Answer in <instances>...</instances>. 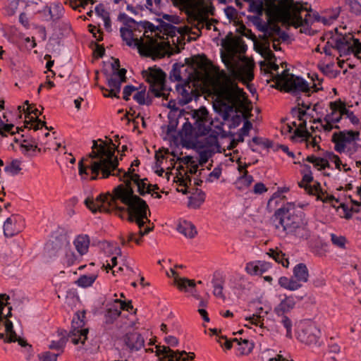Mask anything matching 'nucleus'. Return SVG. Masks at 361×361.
I'll return each mask as SVG.
<instances>
[{"label":"nucleus","mask_w":361,"mask_h":361,"mask_svg":"<svg viewBox=\"0 0 361 361\" xmlns=\"http://www.w3.org/2000/svg\"><path fill=\"white\" fill-rule=\"evenodd\" d=\"M205 194L202 191H197L190 197L188 206L193 209H197L204 202Z\"/></svg>","instance_id":"40"},{"label":"nucleus","mask_w":361,"mask_h":361,"mask_svg":"<svg viewBox=\"0 0 361 361\" xmlns=\"http://www.w3.org/2000/svg\"><path fill=\"white\" fill-rule=\"evenodd\" d=\"M322 51L329 56H335L338 53L341 57L353 54L359 59L361 58V42L352 33H343L336 28L335 33L331 34L322 47Z\"/></svg>","instance_id":"5"},{"label":"nucleus","mask_w":361,"mask_h":361,"mask_svg":"<svg viewBox=\"0 0 361 361\" xmlns=\"http://www.w3.org/2000/svg\"><path fill=\"white\" fill-rule=\"evenodd\" d=\"M271 265L265 261H254L247 263L245 271L252 276H259L267 272Z\"/></svg>","instance_id":"22"},{"label":"nucleus","mask_w":361,"mask_h":361,"mask_svg":"<svg viewBox=\"0 0 361 361\" xmlns=\"http://www.w3.org/2000/svg\"><path fill=\"white\" fill-rule=\"evenodd\" d=\"M307 161L312 163L314 166L319 171L325 169L326 168H330L329 159L326 157V158H322L311 155L307 157Z\"/></svg>","instance_id":"34"},{"label":"nucleus","mask_w":361,"mask_h":361,"mask_svg":"<svg viewBox=\"0 0 361 361\" xmlns=\"http://www.w3.org/2000/svg\"><path fill=\"white\" fill-rule=\"evenodd\" d=\"M116 305L119 307L121 311L122 310L130 311L133 309V305L130 302H126L125 301H122L119 299H116Z\"/></svg>","instance_id":"63"},{"label":"nucleus","mask_w":361,"mask_h":361,"mask_svg":"<svg viewBox=\"0 0 361 361\" xmlns=\"http://www.w3.org/2000/svg\"><path fill=\"white\" fill-rule=\"evenodd\" d=\"M247 324H245V326L251 328V325H255L259 327L262 329L264 326V317L259 314H253L252 316L245 318Z\"/></svg>","instance_id":"43"},{"label":"nucleus","mask_w":361,"mask_h":361,"mask_svg":"<svg viewBox=\"0 0 361 361\" xmlns=\"http://www.w3.org/2000/svg\"><path fill=\"white\" fill-rule=\"evenodd\" d=\"M180 164H183L187 166L188 169L185 173L190 174H195L198 170V164L194 160L193 157L186 156L178 159Z\"/></svg>","instance_id":"38"},{"label":"nucleus","mask_w":361,"mask_h":361,"mask_svg":"<svg viewBox=\"0 0 361 361\" xmlns=\"http://www.w3.org/2000/svg\"><path fill=\"white\" fill-rule=\"evenodd\" d=\"M97 275L91 274L89 275H82L77 281V283L79 286L82 288H87L91 286L95 281Z\"/></svg>","instance_id":"44"},{"label":"nucleus","mask_w":361,"mask_h":361,"mask_svg":"<svg viewBox=\"0 0 361 361\" xmlns=\"http://www.w3.org/2000/svg\"><path fill=\"white\" fill-rule=\"evenodd\" d=\"M20 170V161L18 159L11 161L5 167V171L12 176L18 174Z\"/></svg>","instance_id":"45"},{"label":"nucleus","mask_w":361,"mask_h":361,"mask_svg":"<svg viewBox=\"0 0 361 361\" xmlns=\"http://www.w3.org/2000/svg\"><path fill=\"white\" fill-rule=\"evenodd\" d=\"M59 353H53L51 352H44L39 355L42 361H56Z\"/></svg>","instance_id":"58"},{"label":"nucleus","mask_w":361,"mask_h":361,"mask_svg":"<svg viewBox=\"0 0 361 361\" xmlns=\"http://www.w3.org/2000/svg\"><path fill=\"white\" fill-rule=\"evenodd\" d=\"M211 331L214 335L216 336V341L221 346H224L228 350L232 348V340H228L226 336H219L216 329H211Z\"/></svg>","instance_id":"50"},{"label":"nucleus","mask_w":361,"mask_h":361,"mask_svg":"<svg viewBox=\"0 0 361 361\" xmlns=\"http://www.w3.org/2000/svg\"><path fill=\"white\" fill-rule=\"evenodd\" d=\"M331 240L334 245L336 247L341 248V249H345V243H346V238L343 235H337L334 233L331 234Z\"/></svg>","instance_id":"51"},{"label":"nucleus","mask_w":361,"mask_h":361,"mask_svg":"<svg viewBox=\"0 0 361 361\" xmlns=\"http://www.w3.org/2000/svg\"><path fill=\"white\" fill-rule=\"evenodd\" d=\"M293 276L301 284L308 281V269L305 264L300 263L293 269Z\"/></svg>","instance_id":"30"},{"label":"nucleus","mask_w":361,"mask_h":361,"mask_svg":"<svg viewBox=\"0 0 361 361\" xmlns=\"http://www.w3.org/2000/svg\"><path fill=\"white\" fill-rule=\"evenodd\" d=\"M73 243L79 254L82 255L87 252L90 240L87 235H81L75 239Z\"/></svg>","instance_id":"32"},{"label":"nucleus","mask_w":361,"mask_h":361,"mask_svg":"<svg viewBox=\"0 0 361 361\" xmlns=\"http://www.w3.org/2000/svg\"><path fill=\"white\" fill-rule=\"evenodd\" d=\"M247 46L245 44H235L233 47V53L221 54V60L231 75L244 82L251 81L254 78V64L248 59L243 58L240 61L235 58L234 53L245 52Z\"/></svg>","instance_id":"7"},{"label":"nucleus","mask_w":361,"mask_h":361,"mask_svg":"<svg viewBox=\"0 0 361 361\" xmlns=\"http://www.w3.org/2000/svg\"><path fill=\"white\" fill-rule=\"evenodd\" d=\"M276 316V322L281 324L286 329V336L287 338L292 337L293 322L288 314H275Z\"/></svg>","instance_id":"33"},{"label":"nucleus","mask_w":361,"mask_h":361,"mask_svg":"<svg viewBox=\"0 0 361 361\" xmlns=\"http://www.w3.org/2000/svg\"><path fill=\"white\" fill-rule=\"evenodd\" d=\"M5 329L8 335L6 337L8 342H15L17 341V335L13 330V325L12 322L8 319L5 321Z\"/></svg>","instance_id":"46"},{"label":"nucleus","mask_w":361,"mask_h":361,"mask_svg":"<svg viewBox=\"0 0 361 361\" xmlns=\"http://www.w3.org/2000/svg\"><path fill=\"white\" fill-rule=\"evenodd\" d=\"M233 344L237 345V353L240 355L249 354L254 347L253 343L248 340L236 338L232 340V346Z\"/></svg>","instance_id":"26"},{"label":"nucleus","mask_w":361,"mask_h":361,"mask_svg":"<svg viewBox=\"0 0 361 361\" xmlns=\"http://www.w3.org/2000/svg\"><path fill=\"white\" fill-rule=\"evenodd\" d=\"M290 0H283L279 3L270 0H252L248 4V11L257 15H262L266 10L268 15L277 20H287L290 16L288 9L291 6Z\"/></svg>","instance_id":"10"},{"label":"nucleus","mask_w":361,"mask_h":361,"mask_svg":"<svg viewBox=\"0 0 361 361\" xmlns=\"http://www.w3.org/2000/svg\"><path fill=\"white\" fill-rule=\"evenodd\" d=\"M291 114L293 117L297 118V121L292 122L293 126L295 128V129L290 125L287 126L288 132L293 131L291 140L293 142H305L308 148L319 149V147L316 137H312L306 128L307 121L310 119L309 115L305 111L299 108L293 109Z\"/></svg>","instance_id":"9"},{"label":"nucleus","mask_w":361,"mask_h":361,"mask_svg":"<svg viewBox=\"0 0 361 361\" xmlns=\"http://www.w3.org/2000/svg\"><path fill=\"white\" fill-rule=\"evenodd\" d=\"M320 336L319 329L313 324L305 325L298 332V338L307 345L317 343Z\"/></svg>","instance_id":"19"},{"label":"nucleus","mask_w":361,"mask_h":361,"mask_svg":"<svg viewBox=\"0 0 361 361\" xmlns=\"http://www.w3.org/2000/svg\"><path fill=\"white\" fill-rule=\"evenodd\" d=\"M26 111L29 115L33 114L35 117L28 116L29 121H25V128L37 130L44 126L45 123L38 118V116L41 114V112L37 109H32L31 106H27Z\"/></svg>","instance_id":"23"},{"label":"nucleus","mask_w":361,"mask_h":361,"mask_svg":"<svg viewBox=\"0 0 361 361\" xmlns=\"http://www.w3.org/2000/svg\"><path fill=\"white\" fill-rule=\"evenodd\" d=\"M302 180L300 183H299V186L300 188L306 187L305 185L311 183L313 180L312 173L309 166H305L304 169L302 171Z\"/></svg>","instance_id":"49"},{"label":"nucleus","mask_w":361,"mask_h":361,"mask_svg":"<svg viewBox=\"0 0 361 361\" xmlns=\"http://www.w3.org/2000/svg\"><path fill=\"white\" fill-rule=\"evenodd\" d=\"M360 132L358 130H343L334 132L331 137L334 150L344 154L349 159H357L361 155Z\"/></svg>","instance_id":"8"},{"label":"nucleus","mask_w":361,"mask_h":361,"mask_svg":"<svg viewBox=\"0 0 361 361\" xmlns=\"http://www.w3.org/2000/svg\"><path fill=\"white\" fill-rule=\"evenodd\" d=\"M135 180L132 182L137 188V192L140 195L144 196L146 194L152 192V188L155 185H152L148 183L147 178L140 179V176H134Z\"/></svg>","instance_id":"31"},{"label":"nucleus","mask_w":361,"mask_h":361,"mask_svg":"<svg viewBox=\"0 0 361 361\" xmlns=\"http://www.w3.org/2000/svg\"><path fill=\"white\" fill-rule=\"evenodd\" d=\"M320 70L324 75L330 78H335L338 74V73L334 70V63L322 66H320Z\"/></svg>","instance_id":"54"},{"label":"nucleus","mask_w":361,"mask_h":361,"mask_svg":"<svg viewBox=\"0 0 361 361\" xmlns=\"http://www.w3.org/2000/svg\"><path fill=\"white\" fill-rule=\"evenodd\" d=\"M276 82L281 89L295 94L300 92H307L310 90L309 85L304 79L295 77L287 71H283L281 74L276 76Z\"/></svg>","instance_id":"13"},{"label":"nucleus","mask_w":361,"mask_h":361,"mask_svg":"<svg viewBox=\"0 0 361 361\" xmlns=\"http://www.w3.org/2000/svg\"><path fill=\"white\" fill-rule=\"evenodd\" d=\"M171 274H168L169 276L174 278V281L178 288L183 291H192L195 287V281L186 278H179L177 272L171 269L170 270Z\"/></svg>","instance_id":"24"},{"label":"nucleus","mask_w":361,"mask_h":361,"mask_svg":"<svg viewBox=\"0 0 361 361\" xmlns=\"http://www.w3.org/2000/svg\"><path fill=\"white\" fill-rule=\"evenodd\" d=\"M185 66L183 65H179L178 63H174L173 65V68L170 72V79L172 81H180L183 80L181 77V69L184 68Z\"/></svg>","instance_id":"48"},{"label":"nucleus","mask_w":361,"mask_h":361,"mask_svg":"<svg viewBox=\"0 0 361 361\" xmlns=\"http://www.w3.org/2000/svg\"><path fill=\"white\" fill-rule=\"evenodd\" d=\"M137 90V87H135L133 85H126L123 88V99L126 101H128L130 99V97Z\"/></svg>","instance_id":"59"},{"label":"nucleus","mask_w":361,"mask_h":361,"mask_svg":"<svg viewBox=\"0 0 361 361\" xmlns=\"http://www.w3.org/2000/svg\"><path fill=\"white\" fill-rule=\"evenodd\" d=\"M42 12L47 20L57 21L63 16L64 8L60 2L56 1L51 4L50 6H46Z\"/></svg>","instance_id":"20"},{"label":"nucleus","mask_w":361,"mask_h":361,"mask_svg":"<svg viewBox=\"0 0 361 361\" xmlns=\"http://www.w3.org/2000/svg\"><path fill=\"white\" fill-rule=\"evenodd\" d=\"M344 116H345L353 125H357L360 123L359 118L354 114V113L345 106V110L344 111Z\"/></svg>","instance_id":"62"},{"label":"nucleus","mask_w":361,"mask_h":361,"mask_svg":"<svg viewBox=\"0 0 361 361\" xmlns=\"http://www.w3.org/2000/svg\"><path fill=\"white\" fill-rule=\"evenodd\" d=\"M260 30L264 32V37L274 42L276 37L281 36V30L277 25L264 24Z\"/></svg>","instance_id":"28"},{"label":"nucleus","mask_w":361,"mask_h":361,"mask_svg":"<svg viewBox=\"0 0 361 361\" xmlns=\"http://www.w3.org/2000/svg\"><path fill=\"white\" fill-rule=\"evenodd\" d=\"M133 98L140 105H149L152 102L148 93L146 92L145 88L142 89L140 87V90L137 88V90L133 95Z\"/></svg>","instance_id":"35"},{"label":"nucleus","mask_w":361,"mask_h":361,"mask_svg":"<svg viewBox=\"0 0 361 361\" xmlns=\"http://www.w3.org/2000/svg\"><path fill=\"white\" fill-rule=\"evenodd\" d=\"M142 77L149 84V88L157 97H162L166 100L170 96L171 89L166 87V74L159 68L149 67L142 72Z\"/></svg>","instance_id":"12"},{"label":"nucleus","mask_w":361,"mask_h":361,"mask_svg":"<svg viewBox=\"0 0 361 361\" xmlns=\"http://www.w3.org/2000/svg\"><path fill=\"white\" fill-rule=\"evenodd\" d=\"M173 4L182 8L187 10H194L200 4L201 0H171Z\"/></svg>","instance_id":"41"},{"label":"nucleus","mask_w":361,"mask_h":361,"mask_svg":"<svg viewBox=\"0 0 361 361\" xmlns=\"http://www.w3.org/2000/svg\"><path fill=\"white\" fill-rule=\"evenodd\" d=\"M270 257L273 258L279 264H281L284 267H288L289 261L286 255L281 250L270 249L267 252Z\"/></svg>","instance_id":"37"},{"label":"nucleus","mask_w":361,"mask_h":361,"mask_svg":"<svg viewBox=\"0 0 361 361\" xmlns=\"http://www.w3.org/2000/svg\"><path fill=\"white\" fill-rule=\"evenodd\" d=\"M177 171H178L177 178L180 185H186L188 182H190V178L189 176L187 175V173H185L184 167L182 165L179 164L177 166Z\"/></svg>","instance_id":"53"},{"label":"nucleus","mask_w":361,"mask_h":361,"mask_svg":"<svg viewBox=\"0 0 361 361\" xmlns=\"http://www.w3.org/2000/svg\"><path fill=\"white\" fill-rule=\"evenodd\" d=\"M85 312H77L74 314L72 322V330L70 332V338L75 345L84 344L87 338L88 329L83 328L85 326Z\"/></svg>","instance_id":"14"},{"label":"nucleus","mask_w":361,"mask_h":361,"mask_svg":"<svg viewBox=\"0 0 361 361\" xmlns=\"http://www.w3.org/2000/svg\"><path fill=\"white\" fill-rule=\"evenodd\" d=\"M191 119L192 123L188 119L183 123L180 136L183 142L195 145L198 137L205 135L211 130L212 121L205 107L192 111Z\"/></svg>","instance_id":"6"},{"label":"nucleus","mask_w":361,"mask_h":361,"mask_svg":"<svg viewBox=\"0 0 361 361\" xmlns=\"http://www.w3.org/2000/svg\"><path fill=\"white\" fill-rule=\"evenodd\" d=\"M95 0H70L68 4L74 10L80 8H85L89 4H93Z\"/></svg>","instance_id":"52"},{"label":"nucleus","mask_w":361,"mask_h":361,"mask_svg":"<svg viewBox=\"0 0 361 361\" xmlns=\"http://www.w3.org/2000/svg\"><path fill=\"white\" fill-rule=\"evenodd\" d=\"M144 338L142 336L135 332L127 335L126 343L131 350H138L144 346Z\"/></svg>","instance_id":"25"},{"label":"nucleus","mask_w":361,"mask_h":361,"mask_svg":"<svg viewBox=\"0 0 361 361\" xmlns=\"http://www.w3.org/2000/svg\"><path fill=\"white\" fill-rule=\"evenodd\" d=\"M301 287H302V284L298 282V281H297L295 279V278H294L293 276L292 277L289 278L288 283V286H287V289L286 290H296L299 289Z\"/></svg>","instance_id":"61"},{"label":"nucleus","mask_w":361,"mask_h":361,"mask_svg":"<svg viewBox=\"0 0 361 361\" xmlns=\"http://www.w3.org/2000/svg\"><path fill=\"white\" fill-rule=\"evenodd\" d=\"M183 116L177 108L171 111L168 114L169 124L167 125L166 133L168 135L174 132L178 126L179 119H182Z\"/></svg>","instance_id":"29"},{"label":"nucleus","mask_w":361,"mask_h":361,"mask_svg":"<svg viewBox=\"0 0 361 361\" xmlns=\"http://www.w3.org/2000/svg\"><path fill=\"white\" fill-rule=\"evenodd\" d=\"M176 91L178 94V103L182 106L190 103L196 96L195 87L190 81L177 84Z\"/></svg>","instance_id":"17"},{"label":"nucleus","mask_w":361,"mask_h":361,"mask_svg":"<svg viewBox=\"0 0 361 361\" xmlns=\"http://www.w3.org/2000/svg\"><path fill=\"white\" fill-rule=\"evenodd\" d=\"M212 284H213V288H214V290H213L214 295L218 298H224V295L223 293L222 283L217 280H213Z\"/></svg>","instance_id":"56"},{"label":"nucleus","mask_w":361,"mask_h":361,"mask_svg":"<svg viewBox=\"0 0 361 361\" xmlns=\"http://www.w3.org/2000/svg\"><path fill=\"white\" fill-rule=\"evenodd\" d=\"M77 261V256L71 250H67L63 259V264L68 267L73 265Z\"/></svg>","instance_id":"55"},{"label":"nucleus","mask_w":361,"mask_h":361,"mask_svg":"<svg viewBox=\"0 0 361 361\" xmlns=\"http://www.w3.org/2000/svg\"><path fill=\"white\" fill-rule=\"evenodd\" d=\"M296 298L293 295H284L279 303L274 307V314H288L295 307Z\"/></svg>","instance_id":"21"},{"label":"nucleus","mask_w":361,"mask_h":361,"mask_svg":"<svg viewBox=\"0 0 361 361\" xmlns=\"http://www.w3.org/2000/svg\"><path fill=\"white\" fill-rule=\"evenodd\" d=\"M127 210L129 220L131 221H135L139 227V237H136V235L133 233H129L126 236L123 235L121 237V243L122 245H126L128 243L134 241L137 244H139L142 237L144 236L145 235H147L152 229L149 226H145L146 222L149 223V221L148 220L147 218V212H149V210L146 212V216L142 218V224L140 223V224H138L139 222L137 221L135 218L131 216L128 207H127Z\"/></svg>","instance_id":"15"},{"label":"nucleus","mask_w":361,"mask_h":361,"mask_svg":"<svg viewBox=\"0 0 361 361\" xmlns=\"http://www.w3.org/2000/svg\"><path fill=\"white\" fill-rule=\"evenodd\" d=\"M116 265H117V257H113L111 258L110 262H107L106 269L107 271L109 270L112 269L113 274H115L116 272H118V271L123 270V268L121 267H118L116 270L114 269L116 267Z\"/></svg>","instance_id":"60"},{"label":"nucleus","mask_w":361,"mask_h":361,"mask_svg":"<svg viewBox=\"0 0 361 361\" xmlns=\"http://www.w3.org/2000/svg\"><path fill=\"white\" fill-rule=\"evenodd\" d=\"M307 205L301 202H287L276 210L274 214V221L278 222L276 228L281 226L286 235L295 240H307L310 236L307 221L303 212H296V208H303Z\"/></svg>","instance_id":"3"},{"label":"nucleus","mask_w":361,"mask_h":361,"mask_svg":"<svg viewBox=\"0 0 361 361\" xmlns=\"http://www.w3.org/2000/svg\"><path fill=\"white\" fill-rule=\"evenodd\" d=\"M121 313L118 306L116 305V300L106 310L105 314L106 322L112 323L116 318H118Z\"/></svg>","instance_id":"39"},{"label":"nucleus","mask_w":361,"mask_h":361,"mask_svg":"<svg viewBox=\"0 0 361 361\" xmlns=\"http://www.w3.org/2000/svg\"><path fill=\"white\" fill-rule=\"evenodd\" d=\"M254 179L252 176L249 175L247 171H245V173H243L241 176H240L235 182L236 187L238 189H243L245 188L249 187Z\"/></svg>","instance_id":"42"},{"label":"nucleus","mask_w":361,"mask_h":361,"mask_svg":"<svg viewBox=\"0 0 361 361\" xmlns=\"http://www.w3.org/2000/svg\"><path fill=\"white\" fill-rule=\"evenodd\" d=\"M326 157L329 159V163H332L335 166V169L341 171L342 166L343 164V161L341 158L336 154L335 153L331 152L326 154Z\"/></svg>","instance_id":"47"},{"label":"nucleus","mask_w":361,"mask_h":361,"mask_svg":"<svg viewBox=\"0 0 361 361\" xmlns=\"http://www.w3.org/2000/svg\"><path fill=\"white\" fill-rule=\"evenodd\" d=\"M65 345V341L63 339H60L57 341H52L49 345V348L57 350H62Z\"/></svg>","instance_id":"64"},{"label":"nucleus","mask_w":361,"mask_h":361,"mask_svg":"<svg viewBox=\"0 0 361 361\" xmlns=\"http://www.w3.org/2000/svg\"><path fill=\"white\" fill-rule=\"evenodd\" d=\"M116 149V147L111 141L109 145L99 146L94 142L92 152L94 155L91 154L90 157L79 162V174L82 178L90 180L116 176L120 181L125 183L126 185H118L112 194H101L94 200L88 197L85 200V204L92 213L113 211L119 213L124 210L121 203L128 207L131 216L142 223V218L146 216V212L148 211V205L145 200L134 194L131 187L132 182L135 180L134 176L139 175L131 166L127 171L118 169V161L114 155Z\"/></svg>","instance_id":"1"},{"label":"nucleus","mask_w":361,"mask_h":361,"mask_svg":"<svg viewBox=\"0 0 361 361\" xmlns=\"http://www.w3.org/2000/svg\"><path fill=\"white\" fill-rule=\"evenodd\" d=\"M345 110V103L341 99L330 102L326 114L323 118L314 121L315 126L312 129H317L320 132L329 133L334 128H339L338 123L341 121Z\"/></svg>","instance_id":"11"},{"label":"nucleus","mask_w":361,"mask_h":361,"mask_svg":"<svg viewBox=\"0 0 361 361\" xmlns=\"http://www.w3.org/2000/svg\"><path fill=\"white\" fill-rule=\"evenodd\" d=\"M177 231L187 238H192L197 234L195 226L190 221H180L177 226Z\"/></svg>","instance_id":"27"},{"label":"nucleus","mask_w":361,"mask_h":361,"mask_svg":"<svg viewBox=\"0 0 361 361\" xmlns=\"http://www.w3.org/2000/svg\"><path fill=\"white\" fill-rule=\"evenodd\" d=\"M350 11L356 15L361 13V4L357 0H348Z\"/></svg>","instance_id":"57"},{"label":"nucleus","mask_w":361,"mask_h":361,"mask_svg":"<svg viewBox=\"0 0 361 361\" xmlns=\"http://www.w3.org/2000/svg\"><path fill=\"white\" fill-rule=\"evenodd\" d=\"M122 81L119 80V76L111 75L108 80V87L111 90L112 95L115 97H119V93L121 91V86Z\"/></svg>","instance_id":"36"},{"label":"nucleus","mask_w":361,"mask_h":361,"mask_svg":"<svg viewBox=\"0 0 361 361\" xmlns=\"http://www.w3.org/2000/svg\"><path fill=\"white\" fill-rule=\"evenodd\" d=\"M212 87L216 95L214 110L224 121L236 119L238 125L240 116L237 115L236 109L244 99L243 90L224 71L219 73L213 79Z\"/></svg>","instance_id":"2"},{"label":"nucleus","mask_w":361,"mask_h":361,"mask_svg":"<svg viewBox=\"0 0 361 361\" xmlns=\"http://www.w3.org/2000/svg\"><path fill=\"white\" fill-rule=\"evenodd\" d=\"M127 27L120 28L121 37L128 47L137 49L141 56H149L153 59L163 57L166 52V42L161 39H156L152 36L146 35L138 37L130 28Z\"/></svg>","instance_id":"4"},{"label":"nucleus","mask_w":361,"mask_h":361,"mask_svg":"<svg viewBox=\"0 0 361 361\" xmlns=\"http://www.w3.org/2000/svg\"><path fill=\"white\" fill-rule=\"evenodd\" d=\"M205 143L203 144L202 142L197 141V144H198V147L200 151L199 153L200 159H199V164L203 166L205 164L208 159L214 154L216 149L218 147V141L217 138L215 136H210L209 137H206Z\"/></svg>","instance_id":"16"},{"label":"nucleus","mask_w":361,"mask_h":361,"mask_svg":"<svg viewBox=\"0 0 361 361\" xmlns=\"http://www.w3.org/2000/svg\"><path fill=\"white\" fill-rule=\"evenodd\" d=\"M25 227L23 219L18 215H11L4 224V234L6 238H11L19 233Z\"/></svg>","instance_id":"18"}]
</instances>
